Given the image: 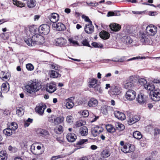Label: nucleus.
I'll return each mask as SVG.
<instances>
[{"instance_id":"nucleus-1","label":"nucleus","mask_w":160,"mask_h":160,"mask_svg":"<svg viewBox=\"0 0 160 160\" xmlns=\"http://www.w3.org/2000/svg\"><path fill=\"white\" fill-rule=\"evenodd\" d=\"M41 88V85L40 83L32 81L29 82L25 86V91L30 94L37 92Z\"/></svg>"},{"instance_id":"nucleus-2","label":"nucleus","mask_w":160,"mask_h":160,"mask_svg":"<svg viewBox=\"0 0 160 160\" xmlns=\"http://www.w3.org/2000/svg\"><path fill=\"white\" fill-rule=\"evenodd\" d=\"M147 34L150 36H153L157 31V27L153 24H150L147 26L146 29Z\"/></svg>"},{"instance_id":"nucleus-3","label":"nucleus","mask_w":160,"mask_h":160,"mask_svg":"<svg viewBox=\"0 0 160 160\" xmlns=\"http://www.w3.org/2000/svg\"><path fill=\"white\" fill-rule=\"evenodd\" d=\"M136 81V77L135 76H131L128 81L124 84V88L126 89H129L133 87V83Z\"/></svg>"},{"instance_id":"nucleus-4","label":"nucleus","mask_w":160,"mask_h":160,"mask_svg":"<svg viewBox=\"0 0 160 160\" xmlns=\"http://www.w3.org/2000/svg\"><path fill=\"white\" fill-rule=\"evenodd\" d=\"M150 95L151 99L154 101H160V90L156 89L154 91L150 92Z\"/></svg>"},{"instance_id":"nucleus-5","label":"nucleus","mask_w":160,"mask_h":160,"mask_svg":"<svg viewBox=\"0 0 160 160\" xmlns=\"http://www.w3.org/2000/svg\"><path fill=\"white\" fill-rule=\"evenodd\" d=\"M121 150L125 153H130L134 151L135 147L131 144H126L121 147Z\"/></svg>"},{"instance_id":"nucleus-6","label":"nucleus","mask_w":160,"mask_h":160,"mask_svg":"<svg viewBox=\"0 0 160 160\" xmlns=\"http://www.w3.org/2000/svg\"><path fill=\"white\" fill-rule=\"evenodd\" d=\"M136 95V92L133 90H129L126 92L125 97L128 100L132 101L135 98Z\"/></svg>"},{"instance_id":"nucleus-7","label":"nucleus","mask_w":160,"mask_h":160,"mask_svg":"<svg viewBox=\"0 0 160 160\" xmlns=\"http://www.w3.org/2000/svg\"><path fill=\"white\" fill-rule=\"evenodd\" d=\"M50 30V27L47 24L41 25L39 28V32L44 35H47Z\"/></svg>"},{"instance_id":"nucleus-8","label":"nucleus","mask_w":160,"mask_h":160,"mask_svg":"<svg viewBox=\"0 0 160 160\" xmlns=\"http://www.w3.org/2000/svg\"><path fill=\"white\" fill-rule=\"evenodd\" d=\"M103 130V128L101 127L96 126L92 128L91 133L92 135L95 137L102 132Z\"/></svg>"},{"instance_id":"nucleus-9","label":"nucleus","mask_w":160,"mask_h":160,"mask_svg":"<svg viewBox=\"0 0 160 160\" xmlns=\"http://www.w3.org/2000/svg\"><path fill=\"white\" fill-rule=\"evenodd\" d=\"M46 108V106L45 104L44 103L40 104L38 106L36 107L35 111L39 115H42Z\"/></svg>"},{"instance_id":"nucleus-10","label":"nucleus","mask_w":160,"mask_h":160,"mask_svg":"<svg viewBox=\"0 0 160 160\" xmlns=\"http://www.w3.org/2000/svg\"><path fill=\"white\" fill-rule=\"evenodd\" d=\"M56 85L54 82H52L48 83L46 86V91L50 93H52L56 90Z\"/></svg>"},{"instance_id":"nucleus-11","label":"nucleus","mask_w":160,"mask_h":160,"mask_svg":"<svg viewBox=\"0 0 160 160\" xmlns=\"http://www.w3.org/2000/svg\"><path fill=\"white\" fill-rule=\"evenodd\" d=\"M140 117L138 115H134L129 116L128 120L129 125H132L139 120Z\"/></svg>"},{"instance_id":"nucleus-12","label":"nucleus","mask_w":160,"mask_h":160,"mask_svg":"<svg viewBox=\"0 0 160 160\" xmlns=\"http://www.w3.org/2000/svg\"><path fill=\"white\" fill-rule=\"evenodd\" d=\"M84 30L88 34L92 33L94 31V27L92 22L86 24L85 26Z\"/></svg>"},{"instance_id":"nucleus-13","label":"nucleus","mask_w":160,"mask_h":160,"mask_svg":"<svg viewBox=\"0 0 160 160\" xmlns=\"http://www.w3.org/2000/svg\"><path fill=\"white\" fill-rule=\"evenodd\" d=\"M146 98L145 95L142 93H140L138 95L136 100L140 104L143 105L146 103Z\"/></svg>"},{"instance_id":"nucleus-14","label":"nucleus","mask_w":160,"mask_h":160,"mask_svg":"<svg viewBox=\"0 0 160 160\" xmlns=\"http://www.w3.org/2000/svg\"><path fill=\"white\" fill-rule=\"evenodd\" d=\"M32 37V40L34 42H43L44 39L43 37L40 35L38 33L31 36Z\"/></svg>"},{"instance_id":"nucleus-15","label":"nucleus","mask_w":160,"mask_h":160,"mask_svg":"<svg viewBox=\"0 0 160 160\" xmlns=\"http://www.w3.org/2000/svg\"><path fill=\"white\" fill-rule=\"evenodd\" d=\"M98 104V100L95 98H91L88 101V106L90 107H96Z\"/></svg>"},{"instance_id":"nucleus-16","label":"nucleus","mask_w":160,"mask_h":160,"mask_svg":"<svg viewBox=\"0 0 160 160\" xmlns=\"http://www.w3.org/2000/svg\"><path fill=\"white\" fill-rule=\"evenodd\" d=\"M114 115L116 118L121 120H124L126 118L125 115L123 113L119 111H114Z\"/></svg>"},{"instance_id":"nucleus-17","label":"nucleus","mask_w":160,"mask_h":160,"mask_svg":"<svg viewBox=\"0 0 160 160\" xmlns=\"http://www.w3.org/2000/svg\"><path fill=\"white\" fill-rule=\"evenodd\" d=\"M110 93L112 95H117L121 93V91L119 87L113 86L112 87Z\"/></svg>"},{"instance_id":"nucleus-18","label":"nucleus","mask_w":160,"mask_h":160,"mask_svg":"<svg viewBox=\"0 0 160 160\" xmlns=\"http://www.w3.org/2000/svg\"><path fill=\"white\" fill-rule=\"evenodd\" d=\"M59 15L56 13H52L48 17L50 20L53 23H56L58 21Z\"/></svg>"},{"instance_id":"nucleus-19","label":"nucleus","mask_w":160,"mask_h":160,"mask_svg":"<svg viewBox=\"0 0 160 160\" xmlns=\"http://www.w3.org/2000/svg\"><path fill=\"white\" fill-rule=\"evenodd\" d=\"M55 42L56 45L61 46L65 45L67 43V40L63 38H60L56 39Z\"/></svg>"},{"instance_id":"nucleus-20","label":"nucleus","mask_w":160,"mask_h":160,"mask_svg":"<svg viewBox=\"0 0 160 160\" xmlns=\"http://www.w3.org/2000/svg\"><path fill=\"white\" fill-rule=\"evenodd\" d=\"M66 138L69 142H73L77 138V137L74 133H69L67 135Z\"/></svg>"},{"instance_id":"nucleus-21","label":"nucleus","mask_w":160,"mask_h":160,"mask_svg":"<svg viewBox=\"0 0 160 160\" xmlns=\"http://www.w3.org/2000/svg\"><path fill=\"white\" fill-rule=\"evenodd\" d=\"M53 26L55 28L56 30L58 31H62L65 29V25L61 22H58L57 23H54Z\"/></svg>"},{"instance_id":"nucleus-22","label":"nucleus","mask_w":160,"mask_h":160,"mask_svg":"<svg viewBox=\"0 0 160 160\" xmlns=\"http://www.w3.org/2000/svg\"><path fill=\"white\" fill-rule=\"evenodd\" d=\"M29 31L32 36L38 33L39 32V28L34 25L31 26L29 27Z\"/></svg>"},{"instance_id":"nucleus-23","label":"nucleus","mask_w":160,"mask_h":160,"mask_svg":"<svg viewBox=\"0 0 160 160\" xmlns=\"http://www.w3.org/2000/svg\"><path fill=\"white\" fill-rule=\"evenodd\" d=\"M29 31L32 36L38 33L39 32V28L34 25L31 26L29 27Z\"/></svg>"},{"instance_id":"nucleus-24","label":"nucleus","mask_w":160,"mask_h":160,"mask_svg":"<svg viewBox=\"0 0 160 160\" xmlns=\"http://www.w3.org/2000/svg\"><path fill=\"white\" fill-rule=\"evenodd\" d=\"M145 88L150 92H152L155 90V87L153 83H147L146 84L144 85Z\"/></svg>"},{"instance_id":"nucleus-25","label":"nucleus","mask_w":160,"mask_h":160,"mask_svg":"<svg viewBox=\"0 0 160 160\" xmlns=\"http://www.w3.org/2000/svg\"><path fill=\"white\" fill-rule=\"evenodd\" d=\"M2 91L3 93L7 92L9 90V85L8 83H4L1 86Z\"/></svg>"},{"instance_id":"nucleus-26","label":"nucleus","mask_w":160,"mask_h":160,"mask_svg":"<svg viewBox=\"0 0 160 160\" xmlns=\"http://www.w3.org/2000/svg\"><path fill=\"white\" fill-rule=\"evenodd\" d=\"M109 27L112 30L116 32L119 30L121 28L120 26L116 23L111 24L110 25Z\"/></svg>"},{"instance_id":"nucleus-27","label":"nucleus","mask_w":160,"mask_h":160,"mask_svg":"<svg viewBox=\"0 0 160 160\" xmlns=\"http://www.w3.org/2000/svg\"><path fill=\"white\" fill-rule=\"evenodd\" d=\"M49 74L51 78H55L61 77V75L58 71L51 70L49 72Z\"/></svg>"},{"instance_id":"nucleus-28","label":"nucleus","mask_w":160,"mask_h":160,"mask_svg":"<svg viewBox=\"0 0 160 160\" xmlns=\"http://www.w3.org/2000/svg\"><path fill=\"white\" fill-rule=\"evenodd\" d=\"M100 36L103 39H107L110 37V34L109 33L105 31H102L100 33Z\"/></svg>"},{"instance_id":"nucleus-29","label":"nucleus","mask_w":160,"mask_h":160,"mask_svg":"<svg viewBox=\"0 0 160 160\" xmlns=\"http://www.w3.org/2000/svg\"><path fill=\"white\" fill-rule=\"evenodd\" d=\"M122 41L124 43L130 44L132 42V40L129 37L124 36L123 37Z\"/></svg>"},{"instance_id":"nucleus-30","label":"nucleus","mask_w":160,"mask_h":160,"mask_svg":"<svg viewBox=\"0 0 160 160\" xmlns=\"http://www.w3.org/2000/svg\"><path fill=\"white\" fill-rule=\"evenodd\" d=\"M80 133L82 136H85L88 134V129L85 126H83L80 129Z\"/></svg>"},{"instance_id":"nucleus-31","label":"nucleus","mask_w":160,"mask_h":160,"mask_svg":"<svg viewBox=\"0 0 160 160\" xmlns=\"http://www.w3.org/2000/svg\"><path fill=\"white\" fill-rule=\"evenodd\" d=\"M37 132L38 134L41 136H47L49 134V132L48 131L41 128L38 129Z\"/></svg>"},{"instance_id":"nucleus-32","label":"nucleus","mask_w":160,"mask_h":160,"mask_svg":"<svg viewBox=\"0 0 160 160\" xmlns=\"http://www.w3.org/2000/svg\"><path fill=\"white\" fill-rule=\"evenodd\" d=\"M8 154L5 151H2L0 152V160H7Z\"/></svg>"},{"instance_id":"nucleus-33","label":"nucleus","mask_w":160,"mask_h":160,"mask_svg":"<svg viewBox=\"0 0 160 160\" xmlns=\"http://www.w3.org/2000/svg\"><path fill=\"white\" fill-rule=\"evenodd\" d=\"M54 131L57 134H60L63 131V126L61 125H57L54 129Z\"/></svg>"},{"instance_id":"nucleus-34","label":"nucleus","mask_w":160,"mask_h":160,"mask_svg":"<svg viewBox=\"0 0 160 160\" xmlns=\"http://www.w3.org/2000/svg\"><path fill=\"white\" fill-rule=\"evenodd\" d=\"M106 128L107 131L110 132H114L116 131V129L111 124H108L106 126Z\"/></svg>"},{"instance_id":"nucleus-35","label":"nucleus","mask_w":160,"mask_h":160,"mask_svg":"<svg viewBox=\"0 0 160 160\" xmlns=\"http://www.w3.org/2000/svg\"><path fill=\"white\" fill-rule=\"evenodd\" d=\"M98 84V80L95 78H92L89 81V87L93 88Z\"/></svg>"},{"instance_id":"nucleus-36","label":"nucleus","mask_w":160,"mask_h":160,"mask_svg":"<svg viewBox=\"0 0 160 160\" xmlns=\"http://www.w3.org/2000/svg\"><path fill=\"white\" fill-rule=\"evenodd\" d=\"M31 150L33 153L37 155L41 154L42 153L41 152L37 151L36 148H35V146L33 144L31 146Z\"/></svg>"},{"instance_id":"nucleus-37","label":"nucleus","mask_w":160,"mask_h":160,"mask_svg":"<svg viewBox=\"0 0 160 160\" xmlns=\"http://www.w3.org/2000/svg\"><path fill=\"white\" fill-rule=\"evenodd\" d=\"M13 3L14 5L20 8L24 7L25 6V3L21 2L20 1H18L17 0H12Z\"/></svg>"},{"instance_id":"nucleus-38","label":"nucleus","mask_w":160,"mask_h":160,"mask_svg":"<svg viewBox=\"0 0 160 160\" xmlns=\"http://www.w3.org/2000/svg\"><path fill=\"white\" fill-rule=\"evenodd\" d=\"M133 136L134 138L137 139H140L142 137L141 133L138 131L134 132H133Z\"/></svg>"},{"instance_id":"nucleus-39","label":"nucleus","mask_w":160,"mask_h":160,"mask_svg":"<svg viewBox=\"0 0 160 160\" xmlns=\"http://www.w3.org/2000/svg\"><path fill=\"white\" fill-rule=\"evenodd\" d=\"M115 126L116 128L119 130L122 131L125 128L124 125L121 123L118 122H115Z\"/></svg>"},{"instance_id":"nucleus-40","label":"nucleus","mask_w":160,"mask_h":160,"mask_svg":"<svg viewBox=\"0 0 160 160\" xmlns=\"http://www.w3.org/2000/svg\"><path fill=\"white\" fill-rule=\"evenodd\" d=\"M24 110L21 107H18L16 108V114L19 116H21L24 113Z\"/></svg>"},{"instance_id":"nucleus-41","label":"nucleus","mask_w":160,"mask_h":160,"mask_svg":"<svg viewBox=\"0 0 160 160\" xmlns=\"http://www.w3.org/2000/svg\"><path fill=\"white\" fill-rule=\"evenodd\" d=\"M93 88L94 89V90L98 92L99 93L101 94L103 92V90L100 86V84H98L97 85H96V86H94Z\"/></svg>"},{"instance_id":"nucleus-42","label":"nucleus","mask_w":160,"mask_h":160,"mask_svg":"<svg viewBox=\"0 0 160 160\" xmlns=\"http://www.w3.org/2000/svg\"><path fill=\"white\" fill-rule=\"evenodd\" d=\"M27 5L29 8H32L35 6V1L33 0H27Z\"/></svg>"},{"instance_id":"nucleus-43","label":"nucleus","mask_w":160,"mask_h":160,"mask_svg":"<svg viewBox=\"0 0 160 160\" xmlns=\"http://www.w3.org/2000/svg\"><path fill=\"white\" fill-rule=\"evenodd\" d=\"M12 130L9 128H7L3 130V133L8 136H10L12 134Z\"/></svg>"},{"instance_id":"nucleus-44","label":"nucleus","mask_w":160,"mask_h":160,"mask_svg":"<svg viewBox=\"0 0 160 160\" xmlns=\"http://www.w3.org/2000/svg\"><path fill=\"white\" fill-rule=\"evenodd\" d=\"M85 122L82 121H79L76 122L74 124V127L75 128L80 127L85 124Z\"/></svg>"},{"instance_id":"nucleus-45","label":"nucleus","mask_w":160,"mask_h":160,"mask_svg":"<svg viewBox=\"0 0 160 160\" xmlns=\"http://www.w3.org/2000/svg\"><path fill=\"white\" fill-rule=\"evenodd\" d=\"M120 15V14L119 13L118 11H115L114 12H109L107 14V16H119Z\"/></svg>"},{"instance_id":"nucleus-46","label":"nucleus","mask_w":160,"mask_h":160,"mask_svg":"<svg viewBox=\"0 0 160 160\" xmlns=\"http://www.w3.org/2000/svg\"><path fill=\"white\" fill-rule=\"evenodd\" d=\"M9 127L13 131H15L17 129L18 126L16 123L12 122L10 125L9 126Z\"/></svg>"},{"instance_id":"nucleus-47","label":"nucleus","mask_w":160,"mask_h":160,"mask_svg":"<svg viewBox=\"0 0 160 160\" xmlns=\"http://www.w3.org/2000/svg\"><path fill=\"white\" fill-rule=\"evenodd\" d=\"M74 106V103L71 101L68 102L66 104V107L67 108L69 109L72 108Z\"/></svg>"},{"instance_id":"nucleus-48","label":"nucleus","mask_w":160,"mask_h":160,"mask_svg":"<svg viewBox=\"0 0 160 160\" xmlns=\"http://www.w3.org/2000/svg\"><path fill=\"white\" fill-rule=\"evenodd\" d=\"M73 118L72 116L70 115L67 116L66 118V121L68 123L72 124L73 122Z\"/></svg>"},{"instance_id":"nucleus-49","label":"nucleus","mask_w":160,"mask_h":160,"mask_svg":"<svg viewBox=\"0 0 160 160\" xmlns=\"http://www.w3.org/2000/svg\"><path fill=\"white\" fill-rule=\"evenodd\" d=\"M138 82L139 83L143 85L144 87V85L146 84L147 83L146 80L143 78H141L138 80Z\"/></svg>"},{"instance_id":"nucleus-50","label":"nucleus","mask_w":160,"mask_h":160,"mask_svg":"<svg viewBox=\"0 0 160 160\" xmlns=\"http://www.w3.org/2000/svg\"><path fill=\"white\" fill-rule=\"evenodd\" d=\"M27 69L30 71H32L34 69V66L31 63H28L26 65Z\"/></svg>"},{"instance_id":"nucleus-51","label":"nucleus","mask_w":160,"mask_h":160,"mask_svg":"<svg viewBox=\"0 0 160 160\" xmlns=\"http://www.w3.org/2000/svg\"><path fill=\"white\" fill-rule=\"evenodd\" d=\"M68 41L70 44H72V45H74L78 44V42L72 38H68Z\"/></svg>"},{"instance_id":"nucleus-52","label":"nucleus","mask_w":160,"mask_h":160,"mask_svg":"<svg viewBox=\"0 0 160 160\" xmlns=\"http://www.w3.org/2000/svg\"><path fill=\"white\" fill-rule=\"evenodd\" d=\"M88 142V140L87 139H82L78 141L76 143L77 145H81L84 144L85 142Z\"/></svg>"},{"instance_id":"nucleus-53","label":"nucleus","mask_w":160,"mask_h":160,"mask_svg":"<svg viewBox=\"0 0 160 160\" xmlns=\"http://www.w3.org/2000/svg\"><path fill=\"white\" fill-rule=\"evenodd\" d=\"M62 121V119L61 117H58L56 118H55L54 124H58L60 123Z\"/></svg>"},{"instance_id":"nucleus-54","label":"nucleus","mask_w":160,"mask_h":160,"mask_svg":"<svg viewBox=\"0 0 160 160\" xmlns=\"http://www.w3.org/2000/svg\"><path fill=\"white\" fill-rule=\"evenodd\" d=\"M51 68L58 71H59L60 69V67L56 64H52L51 65Z\"/></svg>"},{"instance_id":"nucleus-55","label":"nucleus","mask_w":160,"mask_h":160,"mask_svg":"<svg viewBox=\"0 0 160 160\" xmlns=\"http://www.w3.org/2000/svg\"><path fill=\"white\" fill-rule=\"evenodd\" d=\"M92 45L94 48H102V45L101 44H99L96 42H93L92 43Z\"/></svg>"},{"instance_id":"nucleus-56","label":"nucleus","mask_w":160,"mask_h":160,"mask_svg":"<svg viewBox=\"0 0 160 160\" xmlns=\"http://www.w3.org/2000/svg\"><path fill=\"white\" fill-rule=\"evenodd\" d=\"M102 154L104 158H107L110 156L109 152L107 150H104L102 152Z\"/></svg>"},{"instance_id":"nucleus-57","label":"nucleus","mask_w":160,"mask_h":160,"mask_svg":"<svg viewBox=\"0 0 160 160\" xmlns=\"http://www.w3.org/2000/svg\"><path fill=\"white\" fill-rule=\"evenodd\" d=\"M82 43L83 44L84 46L90 47L91 46L89 43L88 40L87 39L83 40L82 42Z\"/></svg>"},{"instance_id":"nucleus-58","label":"nucleus","mask_w":160,"mask_h":160,"mask_svg":"<svg viewBox=\"0 0 160 160\" xmlns=\"http://www.w3.org/2000/svg\"><path fill=\"white\" fill-rule=\"evenodd\" d=\"M82 17L83 19H84L85 21L87 22H88L89 23L92 22V21L89 19V18L84 15H82Z\"/></svg>"},{"instance_id":"nucleus-59","label":"nucleus","mask_w":160,"mask_h":160,"mask_svg":"<svg viewBox=\"0 0 160 160\" xmlns=\"http://www.w3.org/2000/svg\"><path fill=\"white\" fill-rule=\"evenodd\" d=\"M81 114L83 117H86L88 116L89 112L87 110H84L82 111Z\"/></svg>"},{"instance_id":"nucleus-60","label":"nucleus","mask_w":160,"mask_h":160,"mask_svg":"<svg viewBox=\"0 0 160 160\" xmlns=\"http://www.w3.org/2000/svg\"><path fill=\"white\" fill-rule=\"evenodd\" d=\"M24 41L29 46L32 45V43L34 42L33 40H32V38L31 39L28 38L26 40H25Z\"/></svg>"},{"instance_id":"nucleus-61","label":"nucleus","mask_w":160,"mask_h":160,"mask_svg":"<svg viewBox=\"0 0 160 160\" xmlns=\"http://www.w3.org/2000/svg\"><path fill=\"white\" fill-rule=\"evenodd\" d=\"M132 12L134 14H142V13H145V11H133Z\"/></svg>"},{"instance_id":"nucleus-62","label":"nucleus","mask_w":160,"mask_h":160,"mask_svg":"<svg viewBox=\"0 0 160 160\" xmlns=\"http://www.w3.org/2000/svg\"><path fill=\"white\" fill-rule=\"evenodd\" d=\"M154 135H157L160 133V130L158 128H155L154 129Z\"/></svg>"},{"instance_id":"nucleus-63","label":"nucleus","mask_w":160,"mask_h":160,"mask_svg":"<svg viewBox=\"0 0 160 160\" xmlns=\"http://www.w3.org/2000/svg\"><path fill=\"white\" fill-rule=\"evenodd\" d=\"M87 4L89 6H96L98 5V3H93L92 2H91L89 3H87Z\"/></svg>"},{"instance_id":"nucleus-64","label":"nucleus","mask_w":160,"mask_h":160,"mask_svg":"<svg viewBox=\"0 0 160 160\" xmlns=\"http://www.w3.org/2000/svg\"><path fill=\"white\" fill-rule=\"evenodd\" d=\"M142 58H140V57H133L132 58L128 59L127 60V61H130L131 60H135L136 59H142Z\"/></svg>"}]
</instances>
